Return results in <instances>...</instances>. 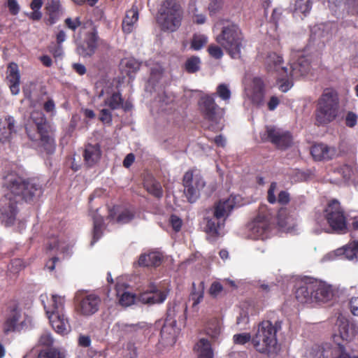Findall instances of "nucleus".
I'll return each instance as SVG.
<instances>
[{"mask_svg":"<svg viewBox=\"0 0 358 358\" xmlns=\"http://www.w3.org/2000/svg\"><path fill=\"white\" fill-rule=\"evenodd\" d=\"M3 187L6 193L5 203L1 208L0 220L6 227L14 224L18 213V203H31L43 194L42 186L37 179H24L14 173L3 178Z\"/></svg>","mask_w":358,"mask_h":358,"instance_id":"1","label":"nucleus"},{"mask_svg":"<svg viewBox=\"0 0 358 358\" xmlns=\"http://www.w3.org/2000/svg\"><path fill=\"white\" fill-rule=\"evenodd\" d=\"M218 23L220 31L216 36V42L232 59H240L245 40L239 24L229 19H222Z\"/></svg>","mask_w":358,"mask_h":358,"instance_id":"2","label":"nucleus"},{"mask_svg":"<svg viewBox=\"0 0 358 358\" xmlns=\"http://www.w3.org/2000/svg\"><path fill=\"white\" fill-rule=\"evenodd\" d=\"M282 322L263 320L259 322L252 336V345L259 354L271 357L276 354L278 348L277 333L281 329Z\"/></svg>","mask_w":358,"mask_h":358,"instance_id":"3","label":"nucleus"},{"mask_svg":"<svg viewBox=\"0 0 358 358\" xmlns=\"http://www.w3.org/2000/svg\"><path fill=\"white\" fill-rule=\"evenodd\" d=\"M182 10L175 0H165L159 10L157 22L162 30L176 31L181 25Z\"/></svg>","mask_w":358,"mask_h":358,"instance_id":"4","label":"nucleus"},{"mask_svg":"<svg viewBox=\"0 0 358 358\" xmlns=\"http://www.w3.org/2000/svg\"><path fill=\"white\" fill-rule=\"evenodd\" d=\"M167 296V291L159 289L155 285L151 284L147 290L140 293L138 296L129 292H124L119 298V303L127 307L138 301L143 304L152 306L163 303Z\"/></svg>","mask_w":358,"mask_h":358,"instance_id":"5","label":"nucleus"},{"mask_svg":"<svg viewBox=\"0 0 358 358\" xmlns=\"http://www.w3.org/2000/svg\"><path fill=\"white\" fill-rule=\"evenodd\" d=\"M338 101L334 93L327 90L318 100L315 120L319 124L332 122L337 116Z\"/></svg>","mask_w":358,"mask_h":358,"instance_id":"6","label":"nucleus"},{"mask_svg":"<svg viewBox=\"0 0 358 358\" xmlns=\"http://www.w3.org/2000/svg\"><path fill=\"white\" fill-rule=\"evenodd\" d=\"M324 216L331 229L345 233L347 229V217L341 203L336 199L330 200L324 210Z\"/></svg>","mask_w":358,"mask_h":358,"instance_id":"7","label":"nucleus"},{"mask_svg":"<svg viewBox=\"0 0 358 358\" xmlns=\"http://www.w3.org/2000/svg\"><path fill=\"white\" fill-rule=\"evenodd\" d=\"M184 194L189 203H194L200 196V192L206 186V182L196 168L186 171L182 178Z\"/></svg>","mask_w":358,"mask_h":358,"instance_id":"8","label":"nucleus"},{"mask_svg":"<svg viewBox=\"0 0 358 358\" xmlns=\"http://www.w3.org/2000/svg\"><path fill=\"white\" fill-rule=\"evenodd\" d=\"M282 57L275 52H270L266 58V68L268 71H276L279 73L277 82L279 83V89L282 92H287L293 86V79L288 73V69L282 66Z\"/></svg>","mask_w":358,"mask_h":358,"instance_id":"9","label":"nucleus"},{"mask_svg":"<svg viewBox=\"0 0 358 358\" xmlns=\"http://www.w3.org/2000/svg\"><path fill=\"white\" fill-rule=\"evenodd\" d=\"M263 142H270L278 149L285 150L292 144V136L289 131H283L275 126H266L260 134Z\"/></svg>","mask_w":358,"mask_h":358,"instance_id":"10","label":"nucleus"},{"mask_svg":"<svg viewBox=\"0 0 358 358\" xmlns=\"http://www.w3.org/2000/svg\"><path fill=\"white\" fill-rule=\"evenodd\" d=\"M271 213L266 206L259 208L257 215L249 224L250 236L254 239H264L270 229Z\"/></svg>","mask_w":358,"mask_h":358,"instance_id":"11","label":"nucleus"},{"mask_svg":"<svg viewBox=\"0 0 358 358\" xmlns=\"http://www.w3.org/2000/svg\"><path fill=\"white\" fill-rule=\"evenodd\" d=\"M215 94H206L201 97L199 106L203 118L213 123L221 120L222 109L215 101Z\"/></svg>","mask_w":358,"mask_h":358,"instance_id":"12","label":"nucleus"},{"mask_svg":"<svg viewBox=\"0 0 358 358\" xmlns=\"http://www.w3.org/2000/svg\"><path fill=\"white\" fill-rule=\"evenodd\" d=\"M101 299L99 296L90 294L77 298L76 310L84 316H90L99 310Z\"/></svg>","mask_w":358,"mask_h":358,"instance_id":"13","label":"nucleus"},{"mask_svg":"<svg viewBox=\"0 0 358 358\" xmlns=\"http://www.w3.org/2000/svg\"><path fill=\"white\" fill-rule=\"evenodd\" d=\"M99 41V37L96 30L89 32L84 41L78 46V53L83 57H91L96 50Z\"/></svg>","mask_w":358,"mask_h":358,"instance_id":"14","label":"nucleus"},{"mask_svg":"<svg viewBox=\"0 0 358 358\" xmlns=\"http://www.w3.org/2000/svg\"><path fill=\"white\" fill-rule=\"evenodd\" d=\"M8 309V313L3 324V331L6 334L17 330L20 324V320L21 318L20 310L17 304L9 306Z\"/></svg>","mask_w":358,"mask_h":358,"instance_id":"15","label":"nucleus"},{"mask_svg":"<svg viewBox=\"0 0 358 358\" xmlns=\"http://www.w3.org/2000/svg\"><path fill=\"white\" fill-rule=\"evenodd\" d=\"M310 154L315 161H328L337 155L335 148L329 147L324 143L313 145L310 149Z\"/></svg>","mask_w":358,"mask_h":358,"instance_id":"16","label":"nucleus"},{"mask_svg":"<svg viewBox=\"0 0 358 358\" xmlns=\"http://www.w3.org/2000/svg\"><path fill=\"white\" fill-rule=\"evenodd\" d=\"M314 285L313 301L327 302L333 296L331 287L324 282L313 279Z\"/></svg>","mask_w":358,"mask_h":358,"instance_id":"17","label":"nucleus"},{"mask_svg":"<svg viewBox=\"0 0 358 358\" xmlns=\"http://www.w3.org/2000/svg\"><path fill=\"white\" fill-rule=\"evenodd\" d=\"M53 329L61 335H66L71 331L69 319L64 313L52 314L48 315Z\"/></svg>","mask_w":358,"mask_h":358,"instance_id":"18","label":"nucleus"},{"mask_svg":"<svg viewBox=\"0 0 358 358\" xmlns=\"http://www.w3.org/2000/svg\"><path fill=\"white\" fill-rule=\"evenodd\" d=\"M15 133V120L13 117L5 115L0 117V142H10L13 134Z\"/></svg>","mask_w":358,"mask_h":358,"instance_id":"19","label":"nucleus"},{"mask_svg":"<svg viewBox=\"0 0 358 358\" xmlns=\"http://www.w3.org/2000/svg\"><path fill=\"white\" fill-rule=\"evenodd\" d=\"M313 279H307L296 289V299L301 303L313 302Z\"/></svg>","mask_w":358,"mask_h":358,"instance_id":"20","label":"nucleus"},{"mask_svg":"<svg viewBox=\"0 0 358 358\" xmlns=\"http://www.w3.org/2000/svg\"><path fill=\"white\" fill-rule=\"evenodd\" d=\"M265 95V85L260 78H254L252 83L250 99L257 106L264 104Z\"/></svg>","mask_w":358,"mask_h":358,"instance_id":"21","label":"nucleus"},{"mask_svg":"<svg viewBox=\"0 0 358 358\" xmlns=\"http://www.w3.org/2000/svg\"><path fill=\"white\" fill-rule=\"evenodd\" d=\"M45 10L48 15V22L51 25L56 23L64 13L61 0H47Z\"/></svg>","mask_w":358,"mask_h":358,"instance_id":"22","label":"nucleus"},{"mask_svg":"<svg viewBox=\"0 0 358 358\" xmlns=\"http://www.w3.org/2000/svg\"><path fill=\"white\" fill-rule=\"evenodd\" d=\"M163 255L157 251L141 254L138 258V264L141 267H157L163 261Z\"/></svg>","mask_w":358,"mask_h":358,"instance_id":"23","label":"nucleus"},{"mask_svg":"<svg viewBox=\"0 0 358 358\" xmlns=\"http://www.w3.org/2000/svg\"><path fill=\"white\" fill-rule=\"evenodd\" d=\"M41 146L43 148L48 155H52L56 149V142L55 138V130L53 128L49 129L45 131L38 133Z\"/></svg>","mask_w":358,"mask_h":358,"instance_id":"24","label":"nucleus"},{"mask_svg":"<svg viewBox=\"0 0 358 358\" xmlns=\"http://www.w3.org/2000/svg\"><path fill=\"white\" fill-rule=\"evenodd\" d=\"M234 206L235 201L234 199L220 200L214 205L213 215L217 220L226 218L229 215Z\"/></svg>","mask_w":358,"mask_h":358,"instance_id":"25","label":"nucleus"},{"mask_svg":"<svg viewBox=\"0 0 358 358\" xmlns=\"http://www.w3.org/2000/svg\"><path fill=\"white\" fill-rule=\"evenodd\" d=\"M7 79L11 93L17 94L20 92V76L17 64L10 63L8 65Z\"/></svg>","mask_w":358,"mask_h":358,"instance_id":"26","label":"nucleus"},{"mask_svg":"<svg viewBox=\"0 0 358 358\" xmlns=\"http://www.w3.org/2000/svg\"><path fill=\"white\" fill-rule=\"evenodd\" d=\"M310 64L308 59L302 56L296 62L291 64L290 76L292 78H299L308 73Z\"/></svg>","mask_w":358,"mask_h":358,"instance_id":"27","label":"nucleus"},{"mask_svg":"<svg viewBox=\"0 0 358 358\" xmlns=\"http://www.w3.org/2000/svg\"><path fill=\"white\" fill-rule=\"evenodd\" d=\"M101 155L99 145L88 144L86 145L83 153L84 160L89 166L96 164Z\"/></svg>","mask_w":358,"mask_h":358,"instance_id":"28","label":"nucleus"},{"mask_svg":"<svg viewBox=\"0 0 358 358\" xmlns=\"http://www.w3.org/2000/svg\"><path fill=\"white\" fill-rule=\"evenodd\" d=\"M138 20V10L136 6H133L130 10L127 11L125 17L122 21V31L126 34L131 33L134 27V24Z\"/></svg>","mask_w":358,"mask_h":358,"instance_id":"29","label":"nucleus"},{"mask_svg":"<svg viewBox=\"0 0 358 358\" xmlns=\"http://www.w3.org/2000/svg\"><path fill=\"white\" fill-rule=\"evenodd\" d=\"M334 345L324 343L313 346L310 355L313 358H333Z\"/></svg>","mask_w":358,"mask_h":358,"instance_id":"30","label":"nucleus"},{"mask_svg":"<svg viewBox=\"0 0 358 358\" xmlns=\"http://www.w3.org/2000/svg\"><path fill=\"white\" fill-rule=\"evenodd\" d=\"M30 118L36 125L38 133L43 131L45 133L48 129L52 128L50 124L47 121L45 115L41 111H33L31 113Z\"/></svg>","mask_w":358,"mask_h":358,"instance_id":"31","label":"nucleus"},{"mask_svg":"<svg viewBox=\"0 0 358 358\" xmlns=\"http://www.w3.org/2000/svg\"><path fill=\"white\" fill-rule=\"evenodd\" d=\"M336 256H343L348 260L357 259V241H352L343 248L335 250Z\"/></svg>","mask_w":358,"mask_h":358,"instance_id":"32","label":"nucleus"},{"mask_svg":"<svg viewBox=\"0 0 358 358\" xmlns=\"http://www.w3.org/2000/svg\"><path fill=\"white\" fill-rule=\"evenodd\" d=\"M64 302L65 300L64 297L57 295H52L51 298V304L49 306H44L46 315H49L52 314L64 313Z\"/></svg>","mask_w":358,"mask_h":358,"instance_id":"33","label":"nucleus"},{"mask_svg":"<svg viewBox=\"0 0 358 358\" xmlns=\"http://www.w3.org/2000/svg\"><path fill=\"white\" fill-rule=\"evenodd\" d=\"M198 358H213V351L211 344L206 338H201L195 346Z\"/></svg>","mask_w":358,"mask_h":358,"instance_id":"34","label":"nucleus"},{"mask_svg":"<svg viewBox=\"0 0 358 358\" xmlns=\"http://www.w3.org/2000/svg\"><path fill=\"white\" fill-rule=\"evenodd\" d=\"M144 188L153 196L160 199L163 196V189L159 182L155 178H150L145 180Z\"/></svg>","mask_w":358,"mask_h":358,"instance_id":"35","label":"nucleus"},{"mask_svg":"<svg viewBox=\"0 0 358 358\" xmlns=\"http://www.w3.org/2000/svg\"><path fill=\"white\" fill-rule=\"evenodd\" d=\"M204 282L201 281L197 285L193 282L192 292L189 295V300L192 301V307L196 306L203 299L204 296Z\"/></svg>","mask_w":358,"mask_h":358,"instance_id":"36","label":"nucleus"},{"mask_svg":"<svg viewBox=\"0 0 358 358\" xmlns=\"http://www.w3.org/2000/svg\"><path fill=\"white\" fill-rule=\"evenodd\" d=\"M123 101L124 99L121 93L115 92L104 100V105L108 106L110 110H115L120 109L122 106Z\"/></svg>","mask_w":358,"mask_h":358,"instance_id":"37","label":"nucleus"},{"mask_svg":"<svg viewBox=\"0 0 358 358\" xmlns=\"http://www.w3.org/2000/svg\"><path fill=\"white\" fill-rule=\"evenodd\" d=\"M103 218L100 215H96L93 218V238L92 245L96 243L102 236L103 228Z\"/></svg>","mask_w":358,"mask_h":358,"instance_id":"38","label":"nucleus"},{"mask_svg":"<svg viewBox=\"0 0 358 358\" xmlns=\"http://www.w3.org/2000/svg\"><path fill=\"white\" fill-rule=\"evenodd\" d=\"M294 13H301L304 16L308 14L312 8L310 0H294Z\"/></svg>","mask_w":358,"mask_h":358,"instance_id":"39","label":"nucleus"},{"mask_svg":"<svg viewBox=\"0 0 358 358\" xmlns=\"http://www.w3.org/2000/svg\"><path fill=\"white\" fill-rule=\"evenodd\" d=\"M121 64L125 67V71L129 77H131L133 73H135L140 69V63L134 59H122Z\"/></svg>","mask_w":358,"mask_h":358,"instance_id":"40","label":"nucleus"},{"mask_svg":"<svg viewBox=\"0 0 358 358\" xmlns=\"http://www.w3.org/2000/svg\"><path fill=\"white\" fill-rule=\"evenodd\" d=\"M201 60L199 57L192 56L188 58L184 65L185 70L188 73H194L200 69Z\"/></svg>","mask_w":358,"mask_h":358,"instance_id":"41","label":"nucleus"},{"mask_svg":"<svg viewBox=\"0 0 358 358\" xmlns=\"http://www.w3.org/2000/svg\"><path fill=\"white\" fill-rule=\"evenodd\" d=\"M206 334L212 339H217L221 331V328L219 322L217 320L209 322L205 329Z\"/></svg>","mask_w":358,"mask_h":358,"instance_id":"42","label":"nucleus"},{"mask_svg":"<svg viewBox=\"0 0 358 358\" xmlns=\"http://www.w3.org/2000/svg\"><path fill=\"white\" fill-rule=\"evenodd\" d=\"M207 42L208 38L206 36L194 34L191 41V48L194 50H199Z\"/></svg>","mask_w":358,"mask_h":358,"instance_id":"43","label":"nucleus"},{"mask_svg":"<svg viewBox=\"0 0 358 358\" xmlns=\"http://www.w3.org/2000/svg\"><path fill=\"white\" fill-rule=\"evenodd\" d=\"M341 337L343 340H351L356 334V331L352 325L344 324L340 329Z\"/></svg>","mask_w":358,"mask_h":358,"instance_id":"44","label":"nucleus"},{"mask_svg":"<svg viewBox=\"0 0 358 358\" xmlns=\"http://www.w3.org/2000/svg\"><path fill=\"white\" fill-rule=\"evenodd\" d=\"M333 358H353L341 343L334 344Z\"/></svg>","mask_w":358,"mask_h":358,"instance_id":"45","label":"nucleus"},{"mask_svg":"<svg viewBox=\"0 0 358 358\" xmlns=\"http://www.w3.org/2000/svg\"><path fill=\"white\" fill-rule=\"evenodd\" d=\"M252 336L250 333L236 334L233 336V341L236 345H245L248 342L252 343Z\"/></svg>","mask_w":358,"mask_h":358,"instance_id":"46","label":"nucleus"},{"mask_svg":"<svg viewBox=\"0 0 358 358\" xmlns=\"http://www.w3.org/2000/svg\"><path fill=\"white\" fill-rule=\"evenodd\" d=\"M220 224L213 219H207L206 231L207 234L217 236L219 234Z\"/></svg>","mask_w":358,"mask_h":358,"instance_id":"47","label":"nucleus"},{"mask_svg":"<svg viewBox=\"0 0 358 358\" xmlns=\"http://www.w3.org/2000/svg\"><path fill=\"white\" fill-rule=\"evenodd\" d=\"M215 96H218L224 101H229L231 97V92L225 84H220L217 86Z\"/></svg>","mask_w":358,"mask_h":358,"instance_id":"48","label":"nucleus"},{"mask_svg":"<svg viewBox=\"0 0 358 358\" xmlns=\"http://www.w3.org/2000/svg\"><path fill=\"white\" fill-rule=\"evenodd\" d=\"M38 358H62V356L55 349H45L40 351Z\"/></svg>","mask_w":358,"mask_h":358,"instance_id":"49","label":"nucleus"},{"mask_svg":"<svg viewBox=\"0 0 358 358\" xmlns=\"http://www.w3.org/2000/svg\"><path fill=\"white\" fill-rule=\"evenodd\" d=\"M99 120L105 124L110 125L113 122V115L110 108L101 109L99 112Z\"/></svg>","mask_w":358,"mask_h":358,"instance_id":"50","label":"nucleus"},{"mask_svg":"<svg viewBox=\"0 0 358 358\" xmlns=\"http://www.w3.org/2000/svg\"><path fill=\"white\" fill-rule=\"evenodd\" d=\"M222 48L221 46L211 44L208 48V52L212 57L216 59H220L224 55Z\"/></svg>","mask_w":358,"mask_h":358,"instance_id":"51","label":"nucleus"},{"mask_svg":"<svg viewBox=\"0 0 358 358\" xmlns=\"http://www.w3.org/2000/svg\"><path fill=\"white\" fill-rule=\"evenodd\" d=\"M134 217V215L132 212L129 210H124L118 215L117 222L121 224L128 223L133 220Z\"/></svg>","mask_w":358,"mask_h":358,"instance_id":"52","label":"nucleus"},{"mask_svg":"<svg viewBox=\"0 0 358 358\" xmlns=\"http://www.w3.org/2000/svg\"><path fill=\"white\" fill-rule=\"evenodd\" d=\"M222 285L217 281H215L211 284L208 293L212 297L216 298L222 292Z\"/></svg>","mask_w":358,"mask_h":358,"instance_id":"53","label":"nucleus"},{"mask_svg":"<svg viewBox=\"0 0 358 358\" xmlns=\"http://www.w3.org/2000/svg\"><path fill=\"white\" fill-rule=\"evenodd\" d=\"M358 116L354 112L350 111L345 118V125L350 128L354 127L357 123Z\"/></svg>","mask_w":358,"mask_h":358,"instance_id":"54","label":"nucleus"},{"mask_svg":"<svg viewBox=\"0 0 358 358\" xmlns=\"http://www.w3.org/2000/svg\"><path fill=\"white\" fill-rule=\"evenodd\" d=\"M24 267L23 260L21 259H13L9 265V269L13 273H17Z\"/></svg>","mask_w":358,"mask_h":358,"instance_id":"55","label":"nucleus"},{"mask_svg":"<svg viewBox=\"0 0 358 358\" xmlns=\"http://www.w3.org/2000/svg\"><path fill=\"white\" fill-rule=\"evenodd\" d=\"M64 23L66 27L72 31H76V29L81 25L80 17H76L73 20L71 17H68L64 20Z\"/></svg>","mask_w":358,"mask_h":358,"instance_id":"56","label":"nucleus"},{"mask_svg":"<svg viewBox=\"0 0 358 358\" xmlns=\"http://www.w3.org/2000/svg\"><path fill=\"white\" fill-rule=\"evenodd\" d=\"M222 7V0H211L208 10L210 14H215L217 13Z\"/></svg>","mask_w":358,"mask_h":358,"instance_id":"57","label":"nucleus"},{"mask_svg":"<svg viewBox=\"0 0 358 358\" xmlns=\"http://www.w3.org/2000/svg\"><path fill=\"white\" fill-rule=\"evenodd\" d=\"M277 187V183L272 182L268 189L267 200L270 203H275L276 202V197L275 195V191Z\"/></svg>","mask_w":358,"mask_h":358,"instance_id":"58","label":"nucleus"},{"mask_svg":"<svg viewBox=\"0 0 358 358\" xmlns=\"http://www.w3.org/2000/svg\"><path fill=\"white\" fill-rule=\"evenodd\" d=\"M7 7L10 14L16 15L19 13L20 8L16 0H7Z\"/></svg>","mask_w":358,"mask_h":358,"instance_id":"59","label":"nucleus"},{"mask_svg":"<svg viewBox=\"0 0 358 358\" xmlns=\"http://www.w3.org/2000/svg\"><path fill=\"white\" fill-rule=\"evenodd\" d=\"M170 222L172 228L176 232L179 231L182 227V220L175 215H172L170 217Z\"/></svg>","mask_w":358,"mask_h":358,"instance_id":"60","label":"nucleus"},{"mask_svg":"<svg viewBox=\"0 0 358 358\" xmlns=\"http://www.w3.org/2000/svg\"><path fill=\"white\" fill-rule=\"evenodd\" d=\"M289 201V194L286 191H280L278 196V202L281 205H286Z\"/></svg>","mask_w":358,"mask_h":358,"instance_id":"61","label":"nucleus"},{"mask_svg":"<svg viewBox=\"0 0 358 358\" xmlns=\"http://www.w3.org/2000/svg\"><path fill=\"white\" fill-rule=\"evenodd\" d=\"M39 342L41 345L48 347L52 345L53 338L50 334L46 333L41 335Z\"/></svg>","mask_w":358,"mask_h":358,"instance_id":"62","label":"nucleus"},{"mask_svg":"<svg viewBox=\"0 0 358 358\" xmlns=\"http://www.w3.org/2000/svg\"><path fill=\"white\" fill-rule=\"evenodd\" d=\"M49 51L52 54L54 57L57 58L62 55L63 50L62 45L55 44L49 47Z\"/></svg>","mask_w":358,"mask_h":358,"instance_id":"63","label":"nucleus"},{"mask_svg":"<svg viewBox=\"0 0 358 358\" xmlns=\"http://www.w3.org/2000/svg\"><path fill=\"white\" fill-rule=\"evenodd\" d=\"M350 308L354 315L358 316V297H354L350 300Z\"/></svg>","mask_w":358,"mask_h":358,"instance_id":"64","label":"nucleus"}]
</instances>
